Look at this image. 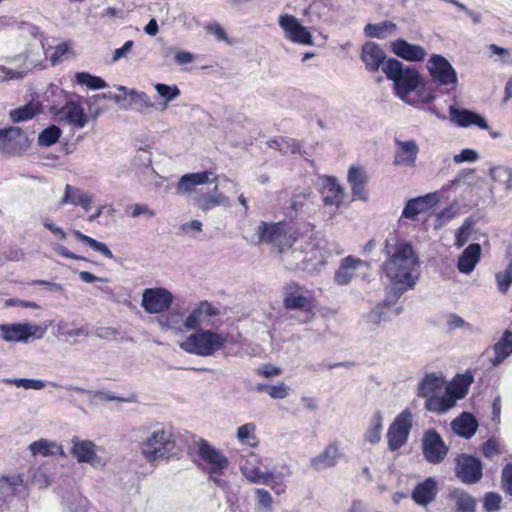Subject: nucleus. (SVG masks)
<instances>
[{"label": "nucleus", "instance_id": "c9c22d12", "mask_svg": "<svg viewBox=\"0 0 512 512\" xmlns=\"http://www.w3.org/2000/svg\"><path fill=\"white\" fill-rule=\"evenodd\" d=\"M217 185L214 187V194L212 195H204L197 199V206L203 210L208 211L217 206L229 207L230 201L229 198L224 196L223 194L216 193Z\"/></svg>", "mask_w": 512, "mask_h": 512}, {"label": "nucleus", "instance_id": "b1692460", "mask_svg": "<svg viewBox=\"0 0 512 512\" xmlns=\"http://www.w3.org/2000/svg\"><path fill=\"white\" fill-rule=\"evenodd\" d=\"M448 501L454 512H476V498L462 488L451 489L448 493Z\"/></svg>", "mask_w": 512, "mask_h": 512}, {"label": "nucleus", "instance_id": "a18cd8bd", "mask_svg": "<svg viewBox=\"0 0 512 512\" xmlns=\"http://www.w3.org/2000/svg\"><path fill=\"white\" fill-rule=\"evenodd\" d=\"M39 112L37 105L29 103L18 109L10 112V117L13 122L18 123L33 118Z\"/></svg>", "mask_w": 512, "mask_h": 512}, {"label": "nucleus", "instance_id": "ddd939ff", "mask_svg": "<svg viewBox=\"0 0 512 512\" xmlns=\"http://www.w3.org/2000/svg\"><path fill=\"white\" fill-rule=\"evenodd\" d=\"M198 455L209 465L211 475H220L229 466L228 458L205 440H201L198 444Z\"/></svg>", "mask_w": 512, "mask_h": 512}, {"label": "nucleus", "instance_id": "f257e3e1", "mask_svg": "<svg viewBox=\"0 0 512 512\" xmlns=\"http://www.w3.org/2000/svg\"><path fill=\"white\" fill-rule=\"evenodd\" d=\"M252 243L271 244L280 257L284 267L289 270H308L307 258L312 252L307 251L310 244L305 239L295 238L285 231L281 223L261 222L252 238Z\"/></svg>", "mask_w": 512, "mask_h": 512}, {"label": "nucleus", "instance_id": "9b49d317", "mask_svg": "<svg viewBox=\"0 0 512 512\" xmlns=\"http://www.w3.org/2000/svg\"><path fill=\"white\" fill-rule=\"evenodd\" d=\"M29 145V138L19 127L0 129V151L7 154H20Z\"/></svg>", "mask_w": 512, "mask_h": 512}, {"label": "nucleus", "instance_id": "423d86ee", "mask_svg": "<svg viewBox=\"0 0 512 512\" xmlns=\"http://www.w3.org/2000/svg\"><path fill=\"white\" fill-rule=\"evenodd\" d=\"M427 69L430 76L438 85L455 88L458 84L456 70L442 55L433 54L428 62Z\"/></svg>", "mask_w": 512, "mask_h": 512}, {"label": "nucleus", "instance_id": "f8f14e48", "mask_svg": "<svg viewBox=\"0 0 512 512\" xmlns=\"http://www.w3.org/2000/svg\"><path fill=\"white\" fill-rule=\"evenodd\" d=\"M279 26L283 29L285 37L292 42L302 45H312V35L306 27L293 15H281L279 17Z\"/></svg>", "mask_w": 512, "mask_h": 512}, {"label": "nucleus", "instance_id": "bf43d9fd", "mask_svg": "<svg viewBox=\"0 0 512 512\" xmlns=\"http://www.w3.org/2000/svg\"><path fill=\"white\" fill-rule=\"evenodd\" d=\"M458 210H459L458 206L451 205V206L447 207L446 209H444L443 211H441L437 216L435 227L439 228L445 223V221L451 220L452 218H454L456 216V214L458 213Z\"/></svg>", "mask_w": 512, "mask_h": 512}, {"label": "nucleus", "instance_id": "052dcab7", "mask_svg": "<svg viewBox=\"0 0 512 512\" xmlns=\"http://www.w3.org/2000/svg\"><path fill=\"white\" fill-rule=\"evenodd\" d=\"M73 203L74 205H80L86 211L89 210L91 203L93 202V197L82 192L80 189L76 188L74 191Z\"/></svg>", "mask_w": 512, "mask_h": 512}, {"label": "nucleus", "instance_id": "69168bd1", "mask_svg": "<svg viewBox=\"0 0 512 512\" xmlns=\"http://www.w3.org/2000/svg\"><path fill=\"white\" fill-rule=\"evenodd\" d=\"M282 153H300L301 151V144L296 140L292 138L284 137L282 138Z\"/></svg>", "mask_w": 512, "mask_h": 512}, {"label": "nucleus", "instance_id": "4468645a", "mask_svg": "<svg viewBox=\"0 0 512 512\" xmlns=\"http://www.w3.org/2000/svg\"><path fill=\"white\" fill-rule=\"evenodd\" d=\"M71 444V454L79 463H88L94 468L103 467L105 465V461L96 454V445L94 442L73 437Z\"/></svg>", "mask_w": 512, "mask_h": 512}, {"label": "nucleus", "instance_id": "f3484780", "mask_svg": "<svg viewBox=\"0 0 512 512\" xmlns=\"http://www.w3.org/2000/svg\"><path fill=\"white\" fill-rule=\"evenodd\" d=\"M449 114L450 121L459 127L467 128L474 125L484 130L489 128L487 121L481 115L467 109L458 108L456 104L449 107Z\"/></svg>", "mask_w": 512, "mask_h": 512}, {"label": "nucleus", "instance_id": "37998d69", "mask_svg": "<svg viewBox=\"0 0 512 512\" xmlns=\"http://www.w3.org/2000/svg\"><path fill=\"white\" fill-rule=\"evenodd\" d=\"M471 375H459L455 383L449 389V393L457 399H462L468 393V388L472 383Z\"/></svg>", "mask_w": 512, "mask_h": 512}, {"label": "nucleus", "instance_id": "5fc2aeb1", "mask_svg": "<svg viewBox=\"0 0 512 512\" xmlns=\"http://www.w3.org/2000/svg\"><path fill=\"white\" fill-rule=\"evenodd\" d=\"M502 498L499 494L489 492L483 500V508L486 512H498L501 510Z\"/></svg>", "mask_w": 512, "mask_h": 512}, {"label": "nucleus", "instance_id": "4d7b16f0", "mask_svg": "<svg viewBox=\"0 0 512 512\" xmlns=\"http://www.w3.org/2000/svg\"><path fill=\"white\" fill-rule=\"evenodd\" d=\"M384 309L385 307L382 304L376 305L375 308L366 315V321L370 324L378 325L382 320H387Z\"/></svg>", "mask_w": 512, "mask_h": 512}, {"label": "nucleus", "instance_id": "473e14b6", "mask_svg": "<svg viewBox=\"0 0 512 512\" xmlns=\"http://www.w3.org/2000/svg\"><path fill=\"white\" fill-rule=\"evenodd\" d=\"M493 350L495 358L492 360V364L497 366L512 354V331L506 330L502 337L494 344Z\"/></svg>", "mask_w": 512, "mask_h": 512}, {"label": "nucleus", "instance_id": "bb28decb", "mask_svg": "<svg viewBox=\"0 0 512 512\" xmlns=\"http://www.w3.org/2000/svg\"><path fill=\"white\" fill-rule=\"evenodd\" d=\"M436 203L434 194H428L422 197L410 199L403 209L402 216L414 220L417 215L429 210Z\"/></svg>", "mask_w": 512, "mask_h": 512}, {"label": "nucleus", "instance_id": "49530a36", "mask_svg": "<svg viewBox=\"0 0 512 512\" xmlns=\"http://www.w3.org/2000/svg\"><path fill=\"white\" fill-rule=\"evenodd\" d=\"M154 88L159 96L164 98L165 102L162 109H166L169 102L173 101L180 95V90L176 85H167L163 83H157Z\"/></svg>", "mask_w": 512, "mask_h": 512}, {"label": "nucleus", "instance_id": "5701e85b", "mask_svg": "<svg viewBox=\"0 0 512 512\" xmlns=\"http://www.w3.org/2000/svg\"><path fill=\"white\" fill-rule=\"evenodd\" d=\"M211 176H213V173L210 171L185 174L180 178L177 184L176 193L179 195L189 194L193 192L198 185L215 182L217 177L214 176L213 179H211Z\"/></svg>", "mask_w": 512, "mask_h": 512}, {"label": "nucleus", "instance_id": "aec40b11", "mask_svg": "<svg viewBox=\"0 0 512 512\" xmlns=\"http://www.w3.org/2000/svg\"><path fill=\"white\" fill-rule=\"evenodd\" d=\"M398 147L393 164L396 166L414 167L419 153V147L415 140L402 141L395 139Z\"/></svg>", "mask_w": 512, "mask_h": 512}, {"label": "nucleus", "instance_id": "ea45409f", "mask_svg": "<svg viewBox=\"0 0 512 512\" xmlns=\"http://www.w3.org/2000/svg\"><path fill=\"white\" fill-rule=\"evenodd\" d=\"M408 289H411L410 286L400 283H390L386 288V296L382 305L385 308L393 306Z\"/></svg>", "mask_w": 512, "mask_h": 512}, {"label": "nucleus", "instance_id": "393cba45", "mask_svg": "<svg viewBox=\"0 0 512 512\" xmlns=\"http://www.w3.org/2000/svg\"><path fill=\"white\" fill-rule=\"evenodd\" d=\"M339 444L334 442L325 447V449L310 461L311 467L316 471H322L335 466L340 459Z\"/></svg>", "mask_w": 512, "mask_h": 512}, {"label": "nucleus", "instance_id": "0eeeda50", "mask_svg": "<svg viewBox=\"0 0 512 512\" xmlns=\"http://www.w3.org/2000/svg\"><path fill=\"white\" fill-rule=\"evenodd\" d=\"M411 429L412 413L409 410H404L394 419L387 431L389 449L395 451L405 445Z\"/></svg>", "mask_w": 512, "mask_h": 512}, {"label": "nucleus", "instance_id": "0e129e2a", "mask_svg": "<svg viewBox=\"0 0 512 512\" xmlns=\"http://www.w3.org/2000/svg\"><path fill=\"white\" fill-rule=\"evenodd\" d=\"M503 488L512 496V463L507 464L502 471Z\"/></svg>", "mask_w": 512, "mask_h": 512}, {"label": "nucleus", "instance_id": "3c124183", "mask_svg": "<svg viewBox=\"0 0 512 512\" xmlns=\"http://www.w3.org/2000/svg\"><path fill=\"white\" fill-rule=\"evenodd\" d=\"M244 477L252 483L268 484L269 475L264 474L258 468L250 467L247 464L241 466Z\"/></svg>", "mask_w": 512, "mask_h": 512}, {"label": "nucleus", "instance_id": "a19ab883", "mask_svg": "<svg viewBox=\"0 0 512 512\" xmlns=\"http://www.w3.org/2000/svg\"><path fill=\"white\" fill-rule=\"evenodd\" d=\"M256 425L253 423H246L237 429V439L242 444L248 445L250 447H255L257 445L256 439Z\"/></svg>", "mask_w": 512, "mask_h": 512}, {"label": "nucleus", "instance_id": "20e7f679", "mask_svg": "<svg viewBox=\"0 0 512 512\" xmlns=\"http://www.w3.org/2000/svg\"><path fill=\"white\" fill-rule=\"evenodd\" d=\"M140 449L149 462L167 459L174 453V436L164 428L153 430L141 441Z\"/></svg>", "mask_w": 512, "mask_h": 512}, {"label": "nucleus", "instance_id": "9d476101", "mask_svg": "<svg viewBox=\"0 0 512 512\" xmlns=\"http://www.w3.org/2000/svg\"><path fill=\"white\" fill-rule=\"evenodd\" d=\"M449 448L440 434L434 429L424 432L422 438V452L425 460L431 464L441 463L448 454Z\"/></svg>", "mask_w": 512, "mask_h": 512}, {"label": "nucleus", "instance_id": "774afa93", "mask_svg": "<svg viewBox=\"0 0 512 512\" xmlns=\"http://www.w3.org/2000/svg\"><path fill=\"white\" fill-rule=\"evenodd\" d=\"M256 498L258 503L264 508L270 509L272 505V497L270 493L265 489H256L255 490Z\"/></svg>", "mask_w": 512, "mask_h": 512}, {"label": "nucleus", "instance_id": "6ab92c4d", "mask_svg": "<svg viewBox=\"0 0 512 512\" xmlns=\"http://www.w3.org/2000/svg\"><path fill=\"white\" fill-rule=\"evenodd\" d=\"M322 200L326 206H340L345 197L344 189L334 177H323L320 180Z\"/></svg>", "mask_w": 512, "mask_h": 512}, {"label": "nucleus", "instance_id": "58836bf2", "mask_svg": "<svg viewBox=\"0 0 512 512\" xmlns=\"http://www.w3.org/2000/svg\"><path fill=\"white\" fill-rule=\"evenodd\" d=\"M73 234L77 237L78 240L90 246L94 251L102 254L108 259L114 258L112 251L105 243L95 240L94 238L83 234L79 230H74Z\"/></svg>", "mask_w": 512, "mask_h": 512}, {"label": "nucleus", "instance_id": "cd10ccee", "mask_svg": "<svg viewBox=\"0 0 512 512\" xmlns=\"http://www.w3.org/2000/svg\"><path fill=\"white\" fill-rule=\"evenodd\" d=\"M364 265L358 258L348 256L341 261V265L335 273L334 280L339 285H347L354 277L357 270Z\"/></svg>", "mask_w": 512, "mask_h": 512}, {"label": "nucleus", "instance_id": "8fccbe9b", "mask_svg": "<svg viewBox=\"0 0 512 512\" xmlns=\"http://www.w3.org/2000/svg\"><path fill=\"white\" fill-rule=\"evenodd\" d=\"M20 36L25 40H33L35 43H37L41 48L44 47L43 45V37L42 34L39 31V28L31 23H22L20 28Z\"/></svg>", "mask_w": 512, "mask_h": 512}, {"label": "nucleus", "instance_id": "dca6fc26", "mask_svg": "<svg viewBox=\"0 0 512 512\" xmlns=\"http://www.w3.org/2000/svg\"><path fill=\"white\" fill-rule=\"evenodd\" d=\"M390 48L391 52L397 57L409 62L423 61L427 55V51L424 47L409 43L402 38H398L391 42Z\"/></svg>", "mask_w": 512, "mask_h": 512}, {"label": "nucleus", "instance_id": "a211bd4d", "mask_svg": "<svg viewBox=\"0 0 512 512\" xmlns=\"http://www.w3.org/2000/svg\"><path fill=\"white\" fill-rule=\"evenodd\" d=\"M347 180L351 187L352 199L367 202L369 197L366 186L369 178L366 171L361 167L352 166L349 168Z\"/></svg>", "mask_w": 512, "mask_h": 512}, {"label": "nucleus", "instance_id": "72a5a7b5", "mask_svg": "<svg viewBox=\"0 0 512 512\" xmlns=\"http://www.w3.org/2000/svg\"><path fill=\"white\" fill-rule=\"evenodd\" d=\"M62 113H64V119L77 128H83L88 122V117L83 108L74 102H68L63 107Z\"/></svg>", "mask_w": 512, "mask_h": 512}, {"label": "nucleus", "instance_id": "e433bc0d", "mask_svg": "<svg viewBox=\"0 0 512 512\" xmlns=\"http://www.w3.org/2000/svg\"><path fill=\"white\" fill-rule=\"evenodd\" d=\"M394 30H396V24L391 21L369 23L364 27V33L367 37L379 39H384L388 33Z\"/></svg>", "mask_w": 512, "mask_h": 512}, {"label": "nucleus", "instance_id": "de8ad7c7", "mask_svg": "<svg viewBox=\"0 0 512 512\" xmlns=\"http://www.w3.org/2000/svg\"><path fill=\"white\" fill-rule=\"evenodd\" d=\"M2 381L6 384L15 385L16 387H22L24 389L41 390L46 386L45 381L39 379L6 378Z\"/></svg>", "mask_w": 512, "mask_h": 512}, {"label": "nucleus", "instance_id": "4c0bfd02", "mask_svg": "<svg viewBox=\"0 0 512 512\" xmlns=\"http://www.w3.org/2000/svg\"><path fill=\"white\" fill-rule=\"evenodd\" d=\"M383 416L380 411H375L370 419V425L365 433V439L371 444H376L381 439Z\"/></svg>", "mask_w": 512, "mask_h": 512}, {"label": "nucleus", "instance_id": "412c9836", "mask_svg": "<svg viewBox=\"0 0 512 512\" xmlns=\"http://www.w3.org/2000/svg\"><path fill=\"white\" fill-rule=\"evenodd\" d=\"M438 491L437 481L432 477H428L414 487L411 498L417 505L427 506L435 501Z\"/></svg>", "mask_w": 512, "mask_h": 512}, {"label": "nucleus", "instance_id": "e2e57ef3", "mask_svg": "<svg viewBox=\"0 0 512 512\" xmlns=\"http://www.w3.org/2000/svg\"><path fill=\"white\" fill-rule=\"evenodd\" d=\"M288 394L289 388L284 383L271 385L268 391V395L273 399H284Z\"/></svg>", "mask_w": 512, "mask_h": 512}, {"label": "nucleus", "instance_id": "09e8293b", "mask_svg": "<svg viewBox=\"0 0 512 512\" xmlns=\"http://www.w3.org/2000/svg\"><path fill=\"white\" fill-rule=\"evenodd\" d=\"M60 135L61 129L56 125H50L39 134L38 144L40 146L49 147L58 141Z\"/></svg>", "mask_w": 512, "mask_h": 512}, {"label": "nucleus", "instance_id": "7ed1b4c3", "mask_svg": "<svg viewBox=\"0 0 512 512\" xmlns=\"http://www.w3.org/2000/svg\"><path fill=\"white\" fill-rule=\"evenodd\" d=\"M382 71L389 80L394 82L395 94L404 102L413 104L409 94L421 83L418 71L412 67H404L403 63L395 58L387 59Z\"/></svg>", "mask_w": 512, "mask_h": 512}, {"label": "nucleus", "instance_id": "c756f323", "mask_svg": "<svg viewBox=\"0 0 512 512\" xmlns=\"http://www.w3.org/2000/svg\"><path fill=\"white\" fill-rule=\"evenodd\" d=\"M29 450L33 456L42 455L43 457L60 455L61 457H65L66 454L62 445L57 443L56 441H50L45 438H41L37 441L32 442L29 445Z\"/></svg>", "mask_w": 512, "mask_h": 512}, {"label": "nucleus", "instance_id": "2f4dec72", "mask_svg": "<svg viewBox=\"0 0 512 512\" xmlns=\"http://www.w3.org/2000/svg\"><path fill=\"white\" fill-rule=\"evenodd\" d=\"M444 380L436 373L427 374L418 386V395L421 397L436 396L443 388Z\"/></svg>", "mask_w": 512, "mask_h": 512}, {"label": "nucleus", "instance_id": "6e6552de", "mask_svg": "<svg viewBox=\"0 0 512 512\" xmlns=\"http://www.w3.org/2000/svg\"><path fill=\"white\" fill-rule=\"evenodd\" d=\"M483 467L480 459L460 454L455 459V475L464 484H476L482 476Z\"/></svg>", "mask_w": 512, "mask_h": 512}, {"label": "nucleus", "instance_id": "39448f33", "mask_svg": "<svg viewBox=\"0 0 512 512\" xmlns=\"http://www.w3.org/2000/svg\"><path fill=\"white\" fill-rule=\"evenodd\" d=\"M225 342L226 338L221 334L211 330H200L197 333L189 335L187 339L179 345L181 349L188 353L207 357L220 350Z\"/></svg>", "mask_w": 512, "mask_h": 512}, {"label": "nucleus", "instance_id": "4be33fe9", "mask_svg": "<svg viewBox=\"0 0 512 512\" xmlns=\"http://www.w3.org/2000/svg\"><path fill=\"white\" fill-rule=\"evenodd\" d=\"M361 60L370 72H376L386 63V54L384 50L374 42H366L362 46Z\"/></svg>", "mask_w": 512, "mask_h": 512}, {"label": "nucleus", "instance_id": "680f3d73", "mask_svg": "<svg viewBox=\"0 0 512 512\" xmlns=\"http://www.w3.org/2000/svg\"><path fill=\"white\" fill-rule=\"evenodd\" d=\"M471 235L470 224L464 223L456 232L455 245L457 248L463 247L469 240Z\"/></svg>", "mask_w": 512, "mask_h": 512}, {"label": "nucleus", "instance_id": "864d4df0", "mask_svg": "<svg viewBox=\"0 0 512 512\" xmlns=\"http://www.w3.org/2000/svg\"><path fill=\"white\" fill-rule=\"evenodd\" d=\"M426 403L425 407L429 411H438L443 412L446 411L448 408H450L453 405V402H450V400H445L444 398H439L436 396H430L425 397Z\"/></svg>", "mask_w": 512, "mask_h": 512}, {"label": "nucleus", "instance_id": "338daca9", "mask_svg": "<svg viewBox=\"0 0 512 512\" xmlns=\"http://www.w3.org/2000/svg\"><path fill=\"white\" fill-rule=\"evenodd\" d=\"M201 316H202V314H201L199 308L198 307L195 308L189 314V316L185 319L184 326L187 329H197L200 325Z\"/></svg>", "mask_w": 512, "mask_h": 512}, {"label": "nucleus", "instance_id": "2eb2a0df", "mask_svg": "<svg viewBox=\"0 0 512 512\" xmlns=\"http://www.w3.org/2000/svg\"><path fill=\"white\" fill-rule=\"evenodd\" d=\"M0 331L2 338L7 342H27L41 331V327L30 322L2 324Z\"/></svg>", "mask_w": 512, "mask_h": 512}, {"label": "nucleus", "instance_id": "13d9d810", "mask_svg": "<svg viewBox=\"0 0 512 512\" xmlns=\"http://www.w3.org/2000/svg\"><path fill=\"white\" fill-rule=\"evenodd\" d=\"M479 159V154L477 151L467 148L463 149L459 154H455L453 156V161L457 164L463 162H475Z\"/></svg>", "mask_w": 512, "mask_h": 512}, {"label": "nucleus", "instance_id": "f704fd0d", "mask_svg": "<svg viewBox=\"0 0 512 512\" xmlns=\"http://www.w3.org/2000/svg\"><path fill=\"white\" fill-rule=\"evenodd\" d=\"M128 97L130 107L138 112L146 113L148 110L155 107L151 98L143 91L131 89L128 93Z\"/></svg>", "mask_w": 512, "mask_h": 512}, {"label": "nucleus", "instance_id": "f03ea898", "mask_svg": "<svg viewBox=\"0 0 512 512\" xmlns=\"http://www.w3.org/2000/svg\"><path fill=\"white\" fill-rule=\"evenodd\" d=\"M383 251L388 257L383 271L389 282L414 288L419 277V260L411 244L393 236L386 240Z\"/></svg>", "mask_w": 512, "mask_h": 512}, {"label": "nucleus", "instance_id": "6e6d98bb", "mask_svg": "<svg viewBox=\"0 0 512 512\" xmlns=\"http://www.w3.org/2000/svg\"><path fill=\"white\" fill-rule=\"evenodd\" d=\"M26 73H27L26 69L13 70V69L7 68L3 65H0V83L9 81V80L22 79V78H24Z\"/></svg>", "mask_w": 512, "mask_h": 512}, {"label": "nucleus", "instance_id": "603ef678", "mask_svg": "<svg viewBox=\"0 0 512 512\" xmlns=\"http://www.w3.org/2000/svg\"><path fill=\"white\" fill-rule=\"evenodd\" d=\"M495 279L499 291L502 294H506L510 285L512 284V262L506 267L504 271L496 273Z\"/></svg>", "mask_w": 512, "mask_h": 512}, {"label": "nucleus", "instance_id": "79ce46f5", "mask_svg": "<svg viewBox=\"0 0 512 512\" xmlns=\"http://www.w3.org/2000/svg\"><path fill=\"white\" fill-rule=\"evenodd\" d=\"M75 78L78 84L86 85L90 89H104L108 87V84L101 77L91 75L88 72H78Z\"/></svg>", "mask_w": 512, "mask_h": 512}, {"label": "nucleus", "instance_id": "7c9ffc66", "mask_svg": "<svg viewBox=\"0 0 512 512\" xmlns=\"http://www.w3.org/2000/svg\"><path fill=\"white\" fill-rule=\"evenodd\" d=\"M477 427L478 423L475 417L469 413H463L451 422L452 430L467 439L476 433Z\"/></svg>", "mask_w": 512, "mask_h": 512}, {"label": "nucleus", "instance_id": "a878e982", "mask_svg": "<svg viewBox=\"0 0 512 512\" xmlns=\"http://www.w3.org/2000/svg\"><path fill=\"white\" fill-rule=\"evenodd\" d=\"M481 253L482 248L480 244L472 243L468 245L459 256L457 262V269L459 272L463 274L472 273L480 261Z\"/></svg>", "mask_w": 512, "mask_h": 512}, {"label": "nucleus", "instance_id": "c85d7f7f", "mask_svg": "<svg viewBox=\"0 0 512 512\" xmlns=\"http://www.w3.org/2000/svg\"><path fill=\"white\" fill-rule=\"evenodd\" d=\"M284 306L288 309H305L309 306V300L301 292V287L295 283H289L285 287Z\"/></svg>", "mask_w": 512, "mask_h": 512}, {"label": "nucleus", "instance_id": "1a4fd4ad", "mask_svg": "<svg viewBox=\"0 0 512 512\" xmlns=\"http://www.w3.org/2000/svg\"><path fill=\"white\" fill-rule=\"evenodd\" d=\"M173 298L165 288H147L143 291L141 306L149 314L162 313L170 308Z\"/></svg>", "mask_w": 512, "mask_h": 512}, {"label": "nucleus", "instance_id": "c03bdc74", "mask_svg": "<svg viewBox=\"0 0 512 512\" xmlns=\"http://www.w3.org/2000/svg\"><path fill=\"white\" fill-rule=\"evenodd\" d=\"M490 176L493 181L503 184L506 190L512 189V170L508 167H494L490 169Z\"/></svg>", "mask_w": 512, "mask_h": 512}]
</instances>
